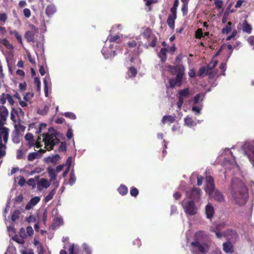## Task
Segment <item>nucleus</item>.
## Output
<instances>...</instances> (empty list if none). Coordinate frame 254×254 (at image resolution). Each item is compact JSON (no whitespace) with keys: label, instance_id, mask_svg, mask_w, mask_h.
<instances>
[{"label":"nucleus","instance_id":"nucleus-12","mask_svg":"<svg viewBox=\"0 0 254 254\" xmlns=\"http://www.w3.org/2000/svg\"><path fill=\"white\" fill-rule=\"evenodd\" d=\"M201 192V191L200 189L194 188L191 190L190 194H189V193L187 192L186 195L190 198L197 200L200 199Z\"/></svg>","mask_w":254,"mask_h":254},{"label":"nucleus","instance_id":"nucleus-50","mask_svg":"<svg viewBox=\"0 0 254 254\" xmlns=\"http://www.w3.org/2000/svg\"><path fill=\"white\" fill-rule=\"evenodd\" d=\"M207 70V66L206 67H201L199 68V71H198V75L201 76L204 73H205L206 74H208L209 73H206Z\"/></svg>","mask_w":254,"mask_h":254},{"label":"nucleus","instance_id":"nucleus-22","mask_svg":"<svg viewBox=\"0 0 254 254\" xmlns=\"http://www.w3.org/2000/svg\"><path fill=\"white\" fill-rule=\"evenodd\" d=\"M56 12V8L55 5L53 4L48 5L45 10L46 14L49 17H51L53 16Z\"/></svg>","mask_w":254,"mask_h":254},{"label":"nucleus","instance_id":"nucleus-28","mask_svg":"<svg viewBox=\"0 0 254 254\" xmlns=\"http://www.w3.org/2000/svg\"><path fill=\"white\" fill-rule=\"evenodd\" d=\"M20 135L19 132L16 131H13L11 134V139L12 142L14 143H19L20 141Z\"/></svg>","mask_w":254,"mask_h":254},{"label":"nucleus","instance_id":"nucleus-14","mask_svg":"<svg viewBox=\"0 0 254 254\" xmlns=\"http://www.w3.org/2000/svg\"><path fill=\"white\" fill-rule=\"evenodd\" d=\"M128 46L129 48L132 49L137 48V53L139 54L142 52L140 49V47L142 45L141 41H139L137 38L135 40H133L127 43Z\"/></svg>","mask_w":254,"mask_h":254},{"label":"nucleus","instance_id":"nucleus-52","mask_svg":"<svg viewBox=\"0 0 254 254\" xmlns=\"http://www.w3.org/2000/svg\"><path fill=\"white\" fill-rule=\"evenodd\" d=\"M202 97V99H203V95H202L200 94H198L196 95L193 100V102L194 104H196L198 103L199 101L200 100V98Z\"/></svg>","mask_w":254,"mask_h":254},{"label":"nucleus","instance_id":"nucleus-15","mask_svg":"<svg viewBox=\"0 0 254 254\" xmlns=\"http://www.w3.org/2000/svg\"><path fill=\"white\" fill-rule=\"evenodd\" d=\"M205 213L207 218L211 219L214 213V209L213 205L208 203L205 208Z\"/></svg>","mask_w":254,"mask_h":254},{"label":"nucleus","instance_id":"nucleus-62","mask_svg":"<svg viewBox=\"0 0 254 254\" xmlns=\"http://www.w3.org/2000/svg\"><path fill=\"white\" fill-rule=\"evenodd\" d=\"M26 233L28 236H32L33 235L34 231L31 226H28L26 228Z\"/></svg>","mask_w":254,"mask_h":254},{"label":"nucleus","instance_id":"nucleus-33","mask_svg":"<svg viewBox=\"0 0 254 254\" xmlns=\"http://www.w3.org/2000/svg\"><path fill=\"white\" fill-rule=\"evenodd\" d=\"M25 139L28 141V145L29 147H31L34 145V139L33 136L31 133H27L25 136Z\"/></svg>","mask_w":254,"mask_h":254},{"label":"nucleus","instance_id":"nucleus-30","mask_svg":"<svg viewBox=\"0 0 254 254\" xmlns=\"http://www.w3.org/2000/svg\"><path fill=\"white\" fill-rule=\"evenodd\" d=\"M202 105L201 104H199L198 106H193L192 107L191 110L195 115L198 116L201 114V111L202 110Z\"/></svg>","mask_w":254,"mask_h":254},{"label":"nucleus","instance_id":"nucleus-3","mask_svg":"<svg viewBox=\"0 0 254 254\" xmlns=\"http://www.w3.org/2000/svg\"><path fill=\"white\" fill-rule=\"evenodd\" d=\"M168 68L173 73L174 72L177 73V75L175 79H170V87L171 88H173L175 86H180L181 85L183 77L185 74V66L183 64H180L176 66L168 65Z\"/></svg>","mask_w":254,"mask_h":254},{"label":"nucleus","instance_id":"nucleus-19","mask_svg":"<svg viewBox=\"0 0 254 254\" xmlns=\"http://www.w3.org/2000/svg\"><path fill=\"white\" fill-rule=\"evenodd\" d=\"M45 152V150L40 149L39 152H32L29 154L28 156V160L30 161H32L34 159L39 158L43 155Z\"/></svg>","mask_w":254,"mask_h":254},{"label":"nucleus","instance_id":"nucleus-6","mask_svg":"<svg viewBox=\"0 0 254 254\" xmlns=\"http://www.w3.org/2000/svg\"><path fill=\"white\" fill-rule=\"evenodd\" d=\"M182 205L187 215L192 216L197 212L198 208L192 200L184 199L182 201Z\"/></svg>","mask_w":254,"mask_h":254},{"label":"nucleus","instance_id":"nucleus-55","mask_svg":"<svg viewBox=\"0 0 254 254\" xmlns=\"http://www.w3.org/2000/svg\"><path fill=\"white\" fill-rule=\"evenodd\" d=\"M82 246L86 254H91V249L86 244H83Z\"/></svg>","mask_w":254,"mask_h":254},{"label":"nucleus","instance_id":"nucleus-40","mask_svg":"<svg viewBox=\"0 0 254 254\" xmlns=\"http://www.w3.org/2000/svg\"><path fill=\"white\" fill-rule=\"evenodd\" d=\"M136 73V69L133 67H130L127 72V77H134Z\"/></svg>","mask_w":254,"mask_h":254},{"label":"nucleus","instance_id":"nucleus-18","mask_svg":"<svg viewBox=\"0 0 254 254\" xmlns=\"http://www.w3.org/2000/svg\"><path fill=\"white\" fill-rule=\"evenodd\" d=\"M224 224H220L216 226V227L211 226L210 228V231L214 232L217 237L220 238L222 237L223 235H227L226 234H223L220 232L221 228L224 227Z\"/></svg>","mask_w":254,"mask_h":254},{"label":"nucleus","instance_id":"nucleus-48","mask_svg":"<svg viewBox=\"0 0 254 254\" xmlns=\"http://www.w3.org/2000/svg\"><path fill=\"white\" fill-rule=\"evenodd\" d=\"M76 181V177L74 175L73 170H72L70 175V179L69 180V183L70 186H72L75 184Z\"/></svg>","mask_w":254,"mask_h":254},{"label":"nucleus","instance_id":"nucleus-61","mask_svg":"<svg viewBox=\"0 0 254 254\" xmlns=\"http://www.w3.org/2000/svg\"><path fill=\"white\" fill-rule=\"evenodd\" d=\"M19 218V213L15 211L11 216V220L13 222H15Z\"/></svg>","mask_w":254,"mask_h":254},{"label":"nucleus","instance_id":"nucleus-10","mask_svg":"<svg viewBox=\"0 0 254 254\" xmlns=\"http://www.w3.org/2000/svg\"><path fill=\"white\" fill-rule=\"evenodd\" d=\"M47 172L50 178L49 182L53 183V185L55 186L56 189H57L59 186V182L57 180V175L56 171L52 167H48Z\"/></svg>","mask_w":254,"mask_h":254},{"label":"nucleus","instance_id":"nucleus-13","mask_svg":"<svg viewBox=\"0 0 254 254\" xmlns=\"http://www.w3.org/2000/svg\"><path fill=\"white\" fill-rule=\"evenodd\" d=\"M37 189L39 190L43 189H47L50 186V182L45 178H42L37 183Z\"/></svg>","mask_w":254,"mask_h":254},{"label":"nucleus","instance_id":"nucleus-9","mask_svg":"<svg viewBox=\"0 0 254 254\" xmlns=\"http://www.w3.org/2000/svg\"><path fill=\"white\" fill-rule=\"evenodd\" d=\"M205 191L209 195L215 190L213 178L211 176H207L205 179Z\"/></svg>","mask_w":254,"mask_h":254},{"label":"nucleus","instance_id":"nucleus-26","mask_svg":"<svg viewBox=\"0 0 254 254\" xmlns=\"http://www.w3.org/2000/svg\"><path fill=\"white\" fill-rule=\"evenodd\" d=\"M34 31H27L25 33V37L28 42H33L34 40V35L36 34Z\"/></svg>","mask_w":254,"mask_h":254},{"label":"nucleus","instance_id":"nucleus-23","mask_svg":"<svg viewBox=\"0 0 254 254\" xmlns=\"http://www.w3.org/2000/svg\"><path fill=\"white\" fill-rule=\"evenodd\" d=\"M61 158L60 156L58 154H56L53 156H49L48 157L45 159V161L46 163H57Z\"/></svg>","mask_w":254,"mask_h":254},{"label":"nucleus","instance_id":"nucleus-47","mask_svg":"<svg viewBox=\"0 0 254 254\" xmlns=\"http://www.w3.org/2000/svg\"><path fill=\"white\" fill-rule=\"evenodd\" d=\"M54 224L57 226H59L63 224V219L61 216H57L54 219Z\"/></svg>","mask_w":254,"mask_h":254},{"label":"nucleus","instance_id":"nucleus-2","mask_svg":"<svg viewBox=\"0 0 254 254\" xmlns=\"http://www.w3.org/2000/svg\"><path fill=\"white\" fill-rule=\"evenodd\" d=\"M195 241L192 242L191 251L193 254H204L207 251V246L204 242L205 239L204 233L202 231L196 233L194 236Z\"/></svg>","mask_w":254,"mask_h":254},{"label":"nucleus","instance_id":"nucleus-20","mask_svg":"<svg viewBox=\"0 0 254 254\" xmlns=\"http://www.w3.org/2000/svg\"><path fill=\"white\" fill-rule=\"evenodd\" d=\"M243 31L250 34L252 31V26L246 20H244L241 24Z\"/></svg>","mask_w":254,"mask_h":254},{"label":"nucleus","instance_id":"nucleus-45","mask_svg":"<svg viewBox=\"0 0 254 254\" xmlns=\"http://www.w3.org/2000/svg\"><path fill=\"white\" fill-rule=\"evenodd\" d=\"M142 36L146 39L149 40L152 37L151 31L148 29H146L142 34Z\"/></svg>","mask_w":254,"mask_h":254},{"label":"nucleus","instance_id":"nucleus-11","mask_svg":"<svg viewBox=\"0 0 254 254\" xmlns=\"http://www.w3.org/2000/svg\"><path fill=\"white\" fill-rule=\"evenodd\" d=\"M210 198H213L218 202H223L225 201V197L221 191L216 189L209 195Z\"/></svg>","mask_w":254,"mask_h":254},{"label":"nucleus","instance_id":"nucleus-24","mask_svg":"<svg viewBox=\"0 0 254 254\" xmlns=\"http://www.w3.org/2000/svg\"><path fill=\"white\" fill-rule=\"evenodd\" d=\"M179 97L183 100L184 98H188L190 95L189 89L185 88L180 90L179 92Z\"/></svg>","mask_w":254,"mask_h":254},{"label":"nucleus","instance_id":"nucleus-39","mask_svg":"<svg viewBox=\"0 0 254 254\" xmlns=\"http://www.w3.org/2000/svg\"><path fill=\"white\" fill-rule=\"evenodd\" d=\"M15 129L14 131H16L20 133V132H23L25 129V127L21 125L20 124L18 123L14 125Z\"/></svg>","mask_w":254,"mask_h":254},{"label":"nucleus","instance_id":"nucleus-32","mask_svg":"<svg viewBox=\"0 0 254 254\" xmlns=\"http://www.w3.org/2000/svg\"><path fill=\"white\" fill-rule=\"evenodd\" d=\"M166 49L163 48H161L160 51L158 54L159 58L161 59L162 62H164L166 60Z\"/></svg>","mask_w":254,"mask_h":254},{"label":"nucleus","instance_id":"nucleus-41","mask_svg":"<svg viewBox=\"0 0 254 254\" xmlns=\"http://www.w3.org/2000/svg\"><path fill=\"white\" fill-rule=\"evenodd\" d=\"M49 110V107L47 105H45L43 109H38L37 113L41 115H46L47 114Z\"/></svg>","mask_w":254,"mask_h":254},{"label":"nucleus","instance_id":"nucleus-54","mask_svg":"<svg viewBox=\"0 0 254 254\" xmlns=\"http://www.w3.org/2000/svg\"><path fill=\"white\" fill-rule=\"evenodd\" d=\"M33 95L34 94L32 93H28L24 97V99L25 101L29 102L33 97Z\"/></svg>","mask_w":254,"mask_h":254},{"label":"nucleus","instance_id":"nucleus-35","mask_svg":"<svg viewBox=\"0 0 254 254\" xmlns=\"http://www.w3.org/2000/svg\"><path fill=\"white\" fill-rule=\"evenodd\" d=\"M120 39V37L118 35H116L114 36H109L108 37V40H109L110 44H115V46H116L117 44L119 42V40Z\"/></svg>","mask_w":254,"mask_h":254},{"label":"nucleus","instance_id":"nucleus-42","mask_svg":"<svg viewBox=\"0 0 254 254\" xmlns=\"http://www.w3.org/2000/svg\"><path fill=\"white\" fill-rule=\"evenodd\" d=\"M118 191L121 195H125L127 192V188L126 186L121 185L118 188Z\"/></svg>","mask_w":254,"mask_h":254},{"label":"nucleus","instance_id":"nucleus-59","mask_svg":"<svg viewBox=\"0 0 254 254\" xmlns=\"http://www.w3.org/2000/svg\"><path fill=\"white\" fill-rule=\"evenodd\" d=\"M203 36V32L201 29H198L195 32V37L197 39H200Z\"/></svg>","mask_w":254,"mask_h":254},{"label":"nucleus","instance_id":"nucleus-51","mask_svg":"<svg viewBox=\"0 0 254 254\" xmlns=\"http://www.w3.org/2000/svg\"><path fill=\"white\" fill-rule=\"evenodd\" d=\"M12 239L16 242L18 244H23L24 243V239L20 237L19 238L17 235H14L12 237Z\"/></svg>","mask_w":254,"mask_h":254},{"label":"nucleus","instance_id":"nucleus-63","mask_svg":"<svg viewBox=\"0 0 254 254\" xmlns=\"http://www.w3.org/2000/svg\"><path fill=\"white\" fill-rule=\"evenodd\" d=\"M27 222L28 223H31V222H35L36 221V219L35 217L33 215H30L28 217L26 218Z\"/></svg>","mask_w":254,"mask_h":254},{"label":"nucleus","instance_id":"nucleus-29","mask_svg":"<svg viewBox=\"0 0 254 254\" xmlns=\"http://www.w3.org/2000/svg\"><path fill=\"white\" fill-rule=\"evenodd\" d=\"M176 17H174V16H173V15L170 14V15H169L168 19H167V24H168L169 27L172 29H174V27H175L174 23H175V20L176 19Z\"/></svg>","mask_w":254,"mask_h":254},{"label":"nucleus","instance_id":"nucleus-16","mask_svg":"<svg viewBox=\"0 0 254 254\" xmlns=\"http://www.w3.org/2000/svg\"><path fill=\"white\" fill-rule=\"evenodd\" d=\"M41 200L39 196H35L32 198L25 206L26 210H30L33 208Z\"/></svg>","mask_w":254,"mask_h":254},{"label":"nucleus","instance_id":"nucleus-56","mask_svg":"<svg viewBox=\"0 0 254 254\" xmlns=\"http://www.w3.org/2000/svg\"><path fill=\"white\" fill-rule=\"evenodd\" d=\"M130 193L132 196H136L138 194V190L135 188H131L130 189Z\"/></svg>","mask_w":254,"mask_h":254},{"label":"nucleus","instance_id":"nucleus-31","mask_svg":"<svg viewBox=\"0 0 254 254\" xmlns=\"http://www.w3.org/2000/svg\"><path fill=\"white\" fill-rule=\"evenodd\" d=\"M232 245L230 242H226L223 244V250L226 253L233 252Z\"/></svg>","mask_w":254,"mask_h":254},{"label":"nucleus","instance_id":"nucleus-53","mask_svg":"<svg viewBox=\"0 0 254 254\" xmlns=\"http://www.w3.org/2000/svg\"><path fill=\"white\" fill-rule=\"evenodd\" d=\"M7 231L9 233V235L11 236H14L13 235L15 233V230L13 226H10L7 227Z\"/></svg>","mask_w":254,"mask_h":254},{"label":"nucleus","instance_id":"nucleus-37","mask_svg":"<svg viewBox=\"0 0 254 254\" xmlns=\"http://www.w3.org/2000/svg\"><path fill=\"white\" fill-rule=\"evenodd\" d=\"M1 43L8 50H12L14 48L13 46L9 43V42L6 38L2 39Z\"/></svg>","mask_w":254,"mask_h":254},{"label":"nucleus","instance_id":"nucleus-43","mask_svg":"<svg viewBox=\"0 0 254 254\" xmlns=\"http://www.w3.org/2000/svg\"><path fill=\"white\" fill-rule=\"evenodd\" d=\"M44 93L46 97H48V88L49 86L51 85V83L50 82H48L46 78H45L44 80Z\"/></svg>","mask_w":254,"mask_h":254},{"label":"nucleus","instance_id":"nucleus-8","mask_svg":"<svg viewBox=\"0 0 254 254\" xmlns=\"http://www.w3.org/2000/svg\"><path fill=\"white\" fill-rule=\"evenodd\" d=\"M115 44H110L109 47H104L102 50V53L105 59L112 58L116 55V51L114 47Z\"/></svg>","mask_w":254,"mask_h":254},{"label":"nucleus","instance_id":"nucleus-1","mask_svg":"<svg viewBox=\"0 0 254 254\" xmlns=\"http://www.w3.org/2000/svg\"><path fill=\"white\" fill-rule=\"evenodd\" d=\"M230 190L235 202L239 205L245 204L248 200L249 194L245 184L238 178L232 179Z\"/></svg>","mask_w":254,"mask_h":254},{"label":"nucleus","instance_id":"nucleus-7","mask_svg":"<svg viewBox=\"0 0 254 254\" xmlns=\"http://www.w3.org/2000/svg\"><path fill=\"white\" fill-rule=\"evenodd\" d=\"M241 148L254 167V160L253 159V157L254 158V141L245 143Z\"/></svg>","mask_w":254,"mask_h":254},{"label":"nucleus","instance_id":"nucleus-27","mask_svg":"<svg viewBox=\"0 0 254 254\" xmlns=\"http://www.w3.org/2000/svg\"><path fill=\"white\" fill-rule=\"evenodd\" d=\"M69 254H78L79 247L77 245L71 244L68 248Z\"/></svg>","mask_w":254,"mask_h":254},{"label":"nucleus","instance_id":"nucleus-46","mask_svg":"<svg viewBox=\"0 0 254 254\" xmlns=\"http://www.w3.org/2000/svg\"><path fill=\"white\" fill-rule=\"evenodd\" d=\"M231 25L232 23L231 22H229L226 26L224 27L222 30V32L223 34H228L229 33L231 30Z\"/></svg>","mask_w":254,"mask_h":254},{"label":"nucleus","instance_id":"nucleus-17","mask_svg":"<svg viewBox=\"0 0 254 254\" xmlns=\"http://www.w3.org/2000/svg\"><path fill=\"white\" fill-rule=\"evenodd\" d=\"M176 116L174 115H166L164 116L162 119L161 122L163 125L168 124L170 125L176 121Z\"/></svg>","mask_w":254,"mask_h":254},{"label":"nucleus","instance_id":"nucleus-4","mask_svg":"<svg viewBox=\"0 0 254 254\" xmlns=\"http://www.w3.org/2000/svg\"><path fill=\"white\" fill-rule=\"evenodd\" d=\"M8 115V111L4 106H0V141L3 138V142L6 144L8 140L9 129L3 127L5 121Z\"/></svg>","mask_w":254,"mask_h":254},{"label":"nucleus","instance_id":"nucleus-36","mask_svg":"<svg viewBox=\"0 0 254 254\" xmlns=\"http://www.w3.org/2000/svg\"><path fill=\"white\" fill-rule=\"evenodd\" d=\"M57 189H56V188L55 187V188L52 190L49 193V194L45 197V202L46 203L49 202L50 200H51L54 195L56 193V190Z\"/></svg>","mask_w":254,"mask_h":254},{"label":"nucleus","instance_id":"nucleus-60","mask_svg":"<svg viewBox=\"0 0 254 254\" xmlns=\"http://www.w3.org/2000/svg\"><path fill=\"white\" fill-rule=\"evenodd\" d=\"M223 2L222 0H215L214 4L216 8H220L222 7Z\"/></svg>","mask_w":254,"mask_h":254},{"label":"nucleus","instance_id":"nucleus-49","mask_svg":"<svg viewBox=\"0 0 254 254\" xmlns=\"http://www.w3.org/2000/svg\"><path fill=\"white\" fill-rule=\"evenodd\" d=\"M64 115L66 117L72 120H75L76 119L75 115L72 112H65L64 113Z\"/></svg>","mask_w":254,"mask_h":254},{"label":"nucleus","instance_id":"nucleus-21","mask_svg":"<svg viewBox=\"0 0 254 254\" xmlns=\"http://www.w3.org/2000/svg\"><path fill=\"white\" fill-rule=\"evenodd\" d=\"M184 123L185 125L190 128L197 125L196 122L189 116H187L184 119Z\"/></svg>","mask_w":254,"mask_h":254},{"label":"nucleus","instance_id":"nucleus-25","mask_svg":"<svg viewBox=\"0 0 254 254\" xmlns=\"http://www.w3.org/2000/svg\"><path fill=\"white\" fill-rule=\"evenodd\" d=\"M9 34L11 35H13L15 37L18 42L21 45H23L22 38L21 35L16 30H9Z\"/></svg>","mask_w":254,"mask_h":254},{"label":"nucleus","instance_id":"nucleus-38","mask_svg":"<svg viewBox=\"0 0 254 254\" xmlns=\"http://www.w3.org/2000/svg\"><path fill=\"white\" fill-rule=\"evenodd\" d=\"M37 49H35V53L38 56L39 55H42L44 53L43 46L40 44L37 43L36 45Z\"/></svg>","mask_w":254,"mask_h":254},{"label":"nucleus","instance_id":"nucleus-58","mask_svg":"<svg viewBox=\"0 0 254 254\" xmlns=\"http://www.w3.org/2000/svg\"><path fill=\"white\" fill-rule=\"evenodd\" d=\"M19 235L20 236V237L22 238H25L27 236L26 235V233L25 232V230L24 229V228H21L20 230H19Z\"/></svg>","mask_w":254,"mask_h":254},{"label":"nucleus","instance_id":"nucleus-5","mask_svg":"<svg viewBox=\"0 0 254 254\" xmlns=\"http://www.w3.org/2000/svg\"><path fill=\"white\" fill-rule=\"evenodd\" d=\"M43 137L45 148L48 150L53 149V146L59 142V140L55 134L48 133L43 134Z\"/></svg>","mask_w":254,"mask_h":254},{"label":"nucleus","instance_id":"nucleus-44","mask_svg":"<svg viewBox=\"0 0 254 254\" xmlns=\"http://www.w3.org/2000/svg\"><path fill=\"white\" fill-rule=\"evenodd\" d=\"M3 138H2V141H0V157H3L5 153V146L4 143H3Z\"/></svg>","mask_w":254,"mask_h":254},{"label":"nucleus","instance_id":"nucleus-57","mask_svg":"<svg viewBox=\"0 0 254 254\" xmlns=\"http://www.w3.org/2000/svg\"><path fill=\"white\" fill-rule=\"evenodd\" d=\"M5 96L6 99L7 100L8 103L10 105H13L14 103V100L12 98V97L9 94H6V95H5Z\"/></svg>","mask_w":254,"mask_h":254},{"label":"nucleus","instance_id":"nucleus-64","mask_svg":"<svg viewBox=\"0 0 254 254\" xmlns=\"http://www.w3.org/2000/svg\"><path fill=\"white\" fill-rule=\"evenodd\" d=\"M248 42L250 45L251 46H254V37L253 36H250L248 38Z\"/></svg>","mask_w":254,"mask_h":254},{"label":"nucleus","instance_id":"nucleus-34","mask_svg":"<svg viewBox=\"0 0 254 254\" xmlns=\"http://www.w3.org/2000/svg\"><path fill=\"white\" fill-rule=\"evenodd\" d=\"M217 64V61L213 60L207 65V73H211V70L213 69Z\"/></svg>","mask_w":254,"mask_h":254}]
</instances>
